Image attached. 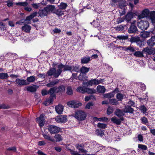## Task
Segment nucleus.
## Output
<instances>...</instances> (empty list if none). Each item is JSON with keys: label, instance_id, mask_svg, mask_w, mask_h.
<instances>
[{"label": "nucleus", "instance_id": "obj_1", "mask_svg": "<svg viewBox=\"0 0 155 155\" xmlns=\"http://www.w3.org/2000/svg\"><path fill=\"white\" fill-rule=\"evenodd\" d=\"M58 69L56 70L55 68H50L47 73V74L49 78H51L53 75L55 78H58L61 74L63 71V68H64L63 71H69L72 72V69L73 68L72 66L69 65H64L61 63L57 66Z\"/></svg>", "mask_w": 155, "mask_h": 155}, {"label": "nucleus", "instance_id": "obj_2", "mask_svg": "<svg viewBox=\"0 0 155 155\" xmlns=\"http://www.w3.org/2000/svg\"><path fill=\"white\" fill-rule=\"evenodd\" d=\"M86 117V113L82 110H80L75 112L74 117L78 120H83L85 119Z\"/></svg>", "mask_w": 155, "mask_h": 155}, {"label": "nucleus", "instance_id": "obj_3", "mask_svg": "<svg viewBox=\"0 0 155 155\" xmlns=\"http://www.w3.org/2000/svg\"><path fill=\"white\" fill-rule=\"evenodd\" d=\"M89 68L85 67H82L80 69L81 73L78 77L80 80L84 81L86 79L85 74L89 71Z\"/></svg>", "mask_w": 155, "mask_h": 155}, {"label": "nucleus", "instance_id": "obj_4", "mask_svg": "<svg viewBox=\"0 0 155 155\" xmlns=\"http://www.w3.org/2000/svg\"><path fill=\"white\" fill-rule=\"evenodd\" d=\"M48 132L51 134H55L59 133L61 131L60 128L54 125H50L48 127Z\"/></svg>", "mask_w": 155, "mask_h": 155}, {"label": "nucleus", "instance_id": "obj_5", "mask_svg": "<svg viewBox=\"0 0 155 155\" xmlns=\"http://www.w3.org/2000/svg\"><path fill=\"white\" fill-rule=\"evenodd\" d=\"M137 26L141 30H145L149 27V23L147 21L141 20L138 22Z\"/></svg>", "mask_w": 155, "mask_h": 155}, {"label": "nucleus", "instance_id": "obj_6", "mask_svg": "<svg viewBox=\"0 0 155 155\" xmlns=\"http://www.w3.org/2000/svg\"><path fill=\"white\" fill-rule=\"evenodd\" d=\"M67 105L69 107L74 108H77L82 105L81 103L78 102L77 101L72 100L69 101L67 103Z\"/></svg>", "mask_w": 155, "mask_h": 155}, {"label": "nucleus", "instance_id": "obj_7", "mask_svg": "<svg viewBox=\"0 0 155 155\" xmlns=\"http://www.w3.org/2000/svg\"><path fill=\"white\" fill-rule=\"evenodd\" d=\"M67 116L65 115H61L57 116L55 118L56 121L58 123H64L67 121Z\"/></svg>", "mask_w": 155, "mask_h": 155}, {"label": "nucleus", "instance_id": "obj_8", "mask_svg": "<svg viewBox=\"0 0 155 155\" xmlns=\"http://www.w3.org/2000/svg\"><path fill=\"white\" fill-rule=\"evenodd\" d=\"M15 82L20 86L25 85L28 84V83L27 82L26 80L19 78L17 79L15 81Z\"/></svg>", "mask_w": 155, "mask_h": 155}, {"label": "nucleus", "instance_id": "obj_9", "mask_svg": "<svg viewBox=\"0 0 155 155\" xmlns=\"http://www.w3.org/2000/svg\"><path fill=\"white\" fill-rule=\"evenodd\" d=\"M39 87L38 86L35 85L29 86H27L24 88V90L26 89L28 91L31 92H34L36 91L37 89Z\"/></svg>", "mask_w": 155, "mask_h": 155}, {"label": "nucleus", "instance_id": "obj_10", "mask_svg": "<svg viewBox=\"0 0 155 155\" xmlns=\"http://www.w3.org/2000/svg\"><path fill=\"white\" fill-rule=\"evenodd\" d=\"M143 51L146 52L147 54L151 55L155 54V50L153 49L149 48L148 47L144 48L143 49Z\"/></svg>", "mask_w": 155, "mask_h": 155}, {"label": "nucleus", "instance_id": "obj_11", "mask_svg": "<svg viewBox=\"0 0 155 155\" xmlns=\"http://www.w3.org/2000/svg\"><path fill=\"white\" fill-rule=\"evenodd\" d=\"M45 8L48 14H50L51 12H54V11L55 9V7L54 5H49Z\"/></svg>", "mask_w": 155, "mask_h": 155}, {"label": "nucleus", "instance_id": "obj_12", "mask_svg": "<svg viewBox=\"0 0 155 155\" xmlns=\"http://www.w3.org/2000/svg\"><path fill=\"white\" fill-rule=\"evenodd\" d=\"M38 13L39 16L41 17L46 16L48 14L45 7L43 9H40L38 11Z\"/></svg>", "mask_w": 155, "mask_h": 155}, {"label": "nucleus", "instance_id": "obj_13", "mask_svg": "<svg viewBox=\"0 0 155 155\" xmlns=\"http://www.w3.org/2000/svg\"><path fill=\"white\" fill-rule=\"evenodd\" d=\"M137 28L134 23H131V25L128 29V31L130 33H135L137 31Z\"/></svg>", "mask_w": 155, "mask_h": 155}, {"label": "nucleus", "instance_id": "obj_14", "mask_svg": "<svg viewBox=\"0 0 155 155\" xmlns=\"http://www.w3.org/2000/svg\"><path fill=\"white\" fill-rule=\"evenodd\" d=\"M133 17V15L132 13L130 12L127 13L124 17L125 20L127 22H129Z\"/></svg>", "mask_w": 155, "mask_h": 155}, {"label": "nucleus", "instance_id": "obj_15", "mask_svg": "<svg viewBox=\"0 0 155 155\" xmlns=\"http://www.w3.org/2000/svg\"><path fill=\"white\" fill-rule=\"evenodd\" d=\"M31 28V27L30 25L27 24H25L22 27L21 29L22 31L29 33H30Z\"/></svg>", "mask_w": 155, "mask_h": 155}, {"label": "nucleus", "instance_id": "obj_16", "mask_svg": "<svg viewBox=\"0 0 155 155\" xmlns=\"http://www.w3.org/2000/svg\"><path fill=\"white\" fill-rule=\"evenodd\" d=\"M106 149L107 151L110 152V154L116 155L118 153V150H117L111 147H107Z\"/></svg>", "mask_w": 155, "mask_h": 155}, {"label": "nucleus", "instance_id": "obj_17", "mask_svg": "<svg viewBox=\"0 0 155 155\" xmlns=\"http://www.w3.org/2000/svg\"><path fill=\"white\" fill-rule=\"evenodd\" d=\"M55 109L56 112L61 114L62 113L63 110V106L61 105H58L55 107Z\"/></svg>", "mask_w": 155, "mask_h": 155}, {"label": "nucleus", "instance_id": "obj_18", "mask_svg": "<svg viewBox=\"0 0 155 155\" xmlns=\"http://www.w3.org/2000/svg\"><path fill=\"white\" fill-rule=\"evenodd\" d=\"M124 113H133L134 110L130 106H126L124 109Z\"/></svg>", "mask_w": 155, "mask_h": 155}, {"label": "nucleus", "instance_id": "obj_19", "mask_svg": "<svg viewBox=\"0 0 155 155\" xmlns=\"http://www.w3.org/2000/svg\"><path fill=\"white\" fill-rule=\"evenodd\" d=\"M43 137L45 140L51 141L52 142H54L55 140L51 138L50 135L48 133H43L42 134Z\"/></svg>", "mask_w": 155, "mask_h": 155}, {"label": "nucleus", "instance_id": "obj_20", "mask_svg": "<svg viewBox=\"0 0 155 155\" xmlns=\"http://www.w3.org/2000/svg\"><path fill=\"white\" fill-rule=\"evenodd\" d=\"M147 43L148 45L153 46L155 45V37H152L147 41Z\"/></svg>", "mask_w": 155, "mask_h": 155}, {"label": "nucleus", "instance_id": "obj_21", "mask_svg": "<svg viewBox=\"0 0 155 155\" xmlns=\"http://www.w3.org/2000/svg\"><path fill=\"white\" fill-rule=\"evenodd\" d=\"M97 91L99 93H104L106 91V89L104 86L98 85L97 87Z\"/></svg>", "mask_w": 155, "mask_h": 155}, {"label": "nucleus", "instance_id": "obj_22", "mask_svg": "<svg viewBox=\"0 0 155 155\" xmlns=\"http://www.w3.org/2000/svg\"><path fill=\"white\" fill-rule=\"evenodd\" d=\"M115 114L118 117H120L124 115V110L117 109L115 111Z\"/></svg>", "mask_w": 155, "mask_h": 155}, {"label": "nucleus", "instance_id": "obj_23", "mask_svg": "<svg viewBox=\"0 0 155 155\" xmlns=\"http://www.w3.org/2000/svg\"><path fill=\"white\" fill-rule=\"evenodd\" d=\"M56 87H54L51 88L48 91V94H51L50 96H53L54 97H55V92L56 93Z\"/></svg>", "mask_w": 155, "mask_h": 155}, {"label": "nucleus", "instance_id": "obj_24", "mask_svg": "<svg viewBox=\"0 0 155 155\" xmlns=\"http://www.w3.org/2000/svg\"><path fill=\"white\" fill-rule=\"evenodd\" d=\"M36 80L35 76H31L28 77L26 78V80L28 82V84L31 83H33Z\"/></svg>", "mask_w": 155, "mask_h": 155}, {"label": "nucleus", "instance_id": "obj_25", "mask_svg": "<svg viewBox=\"0 0 155 155\" xmlns=\"http://www.w3.org/2000/svg\"><path fill=\"white\" fill-rule=\"evenodd\" d=\"M104 130L97 129L96 130V134L98 136L102 137L104 135Z\"/></svg>", "mask_w": 155, "mask_h": 155}, {"label": "nucleus", "instance_id": "obj_26", "mask_svg": "<svg viewBox=\"0 0 155 155\" xmlns=\"http://www.w3.org/2000/svg\"><path fill=\"white\" fill-rule=\"evenodd\" d=\"M123 48L126 51H129L132 52H134L135 51L134 47L131 46L128 47H124Z\"/></svg>", "mask_w": 155, "mask_h": 155}, {"label": "nucleus", "instance_id": "obj_27", "mask_svg": "<svg viewBox=\"0 0 155 155\" xmlns=\"http://www.w3.org/2000/svg\"><path fill=\"white\" fill-rule=\"evenodd\" d=\"M59 82L58 80L52 81L46 84V86L48 87H52L57 84Z\"/></svg>", "mask_w": 155, "mask_h": 155}, {"label": "nucleus", "instance_id": "obj_28", "mask_svg": "<svg viewBox=\"0 0 155 155\" xmlns=\"http://www.w3.org/2000/svg\"><path fill=\"white\" fill-rule=\"evenodd\" d=\"M109 103L110 104L117 105L119 104L118 101L114 98L110 99L109 100Z\"/></svg>", "mask_w": 155, "mask_h": 155}, {"label": "nucleus", "instance_id": "obj_29", "mask_svg": "<svg viewBox=\"0 0 155 155\" xmlns=\"http://www.w3.org/2000/svg\"><path fill=\"white\" fill-rule=\"evenodd\" d=\"M143 52L136 51L134 53V55L137 57H142L143 56Z\"/></svg>", "mask_w": 155, "mask_h": 155}, {"label": "nucleus", "instance_id": "obj_30", "mask_svg": "<svg viewBox=\"0 0 155 155\" xmlns=\"http://www.w3.org/2000/svg\"><path fill=\"white\" fill-rule=\"evenodd\" d=\"M65 87L63 85H61L59 86L58 87H56V93L58 92H62L64 91Z\"/></svg>", "mask_w": 155, "mask_h": 155}, {"label": "nucleus", "instance_id": "obj_31", "mask_svg": "<svg viewBox=\"0 0 155 155\" xmlns=\"http://www.w3.org/2000/svg\"><path fill=\"white\" fill-rule=\"evenodd\" d=\"M96 92V90L93 88H85V92H87L88 94H92L95 93Z\"/></svg>", "mask_w": 155, "mask_h": 155}, {"label": "nucleus", "instance_id": "obj_32", "mask_svg": "<svg viewBox=\"0 0 155 155\" xmlns=\"http://www.w3.org/2000/svg\"><path fill=\"white\" fill-rule=\"evenodd\" d=\"M152 33V31H145L141 34V36L143 38H146L150 36V33Z\"/></svg>", "mask_w": 155, "mask_h": 155}, {"label": "nucleus", "instance_id": "obj_33", "mask_svg": "<svg viewBox=\"0 0 155 155\" xmlns=\"http://www.w3.org/2000/svg\"><path fill=\"white\" fill-rule=\"evenodd\" d=\"M91 60L90 58L89 57H84L81 59V62L82 63H87Z\"/></svg>", "mask_w": 155, "mask_h": 155}, {"label": "nucleus", "instance_id": "obj_34", "mask_svg": "<svg viewBox=\"0 0 155 155\" xmlns=\"http://www.w3.org/2000/svg\"><path fill=\"white\" fill-rule=\"evenodd\" d=\"M111 120L112 122L117 124L120 125L121 123L120 120L116 117H113L111 119Z\"/></svg>", "mask_w": 155, "mask_h": 155}, {"label": "nucleus", "instance_id": "obj_35", "mask_svg": "<svg viewBox=\"0 0 155 155\" xmlns=\"http://www.w3.org/2000/svg\"><path fill=\"white\" fill-rule=\"evenodd\" d=\"M54 137L57 142L60 141L62 140V138L61 135L59 134H55L54 136Z\"/></svg>", "mask_w": 155, "mask_h": 155}, {"label": "nucleus", "instance_id": "obj_36", "mask_svg": "<svg viewBox=\"0 0 155 155\" xmlns=\"http://www.w3.org/2000/svg\"><path fill=\"white\" fill-rule=\"evenodd\" d=\"M104 98H109L114 97V94L113 92L107 94H104L103 95Z\"/></svg>", "mask_w": 155, "mask_h": 155}, {"label": "nucleus", "instance_id": "obj_37", "mask_svg": "<svg viewBox=\"0 0 155 155\" xmlns=\"http://www.w3.org/2000/svg\"><path fill=\"white\" fill-rule=\"evenodd\" d=\"M8 77V75L7 73H0V78L1 79H7Z\"/></svg>", "mask_w": 155, "mask_h": 155}, {"label": "nucleus", "instance_id": "obj_38", "mask_svg": "<svg viewBox=\"0 0 155 155\" xmlns=\"http://www.w3.org/2000/svg\"><path fill=\"white\" fill-rule=\"evenodd\" d=\"M66 93L68 95H71L73 92L72 87L70 86H68L66 89Z\"/></svg>", "mask_w": 155, "mask_h": 155}, {"label": "nucleus", "instance_id": "obj_39", "mask_svg": "<svg viewBox=\"0 0 155 155\" xmlns=\"http://www.w3.org/2000/svg\"><path fill=\"white\" fill-rule=\"evenodd\" d=\"M85 88L84 87H79L77 89L76 91L78 92L84 93H85Z\"/></svg>", "mask_w": 155, "mask_h": 155}, {"label": "nucleus", "instance_id": "obj_40", "mask_svg": "<svg viewBox=\"0 0 155 155\" xmlns=\"http://www.w3.org/2000/svg\"><path fill=\"white\" fill-rule=\"evenodd\" d=\"M150 18L151 21L155 19V11H153L150 12Z\"/></svg>", "mask_w": 155, "mask_h": 155}, {"label": "nucleus", "instance_id": "obj_41", "mask_svg": "<svg viewBox=\"0 0 155 155\" xmlns=\"http://www.w3.org/2000/svg\"><path fill=\"white\" fill-rule=\"evenodd\" d=\"M138 147L139 149L143 150H146L147 149V147L146 145L141 144H139Z\"/></svg>", "mask_w": 155, "mask_h": 155}, {"label": "nucleus", "instance_id": "obj_42", "mask_svg": "<svg viewBox=\"0 0 155 155\" xmlns=\"http://www.w3.org/2000/svg\"><path fill=\"white\" fill-rule=\"evenodd\" d=\"M77 148L79 150V153L84 154V153H86L87 152V151L86 150H84L83 148H80L79 147H77Z\"/></svg>", "mask_w": 155, "mask_h": 155}, {"label": "nucleus", "instance_id": "obj_43", "mask_svg": "<svg viewBox=\"0 0 155 155\" xmlns=\"http://www.w3.org/2000/svg\"><path fill=\"white\" fill-rule=\"evenodd\" d=\"M93 119L94 120H98L99 121H103L104 120H107L108 119L107 117H103V118H98L94 117Z\"/></svg>", "mask_w": 155, "mask_h": 155}, {"label": "nucleus", "instance_id": "obj_44", "mask_svg": "<svg viewBox=\"0 0 155 155\" xmlns=\"http://www.w3.org/2000/svg\"><path fill=\"white\" fill-rule=\"evenodd\" d=\"M55 13L58 16H61L64 14L63 12L60 8L58 9Z\"/></svg>", "mask_w": 155, "mask_h": 155}, {"label": "nucleus", "instance_id": "obj_45", "mask_svg": "<svg viewBox=\"0 0 155 155\" xmlns=\"http://www.w3.org/2000/svg\"><path fill=\"white\" fill-rule=\"evenodd\" d=\"M150 12L149 10L148 9H144L142 12V13L146 17L149 15Z\"/></svg>", "mask_w": 155, "mask_h": 155}, {"label": "nucleus", "instance_id": "obj_46", "mask_svg": "<svg viewBox=\"0 0 155 155\" xmlns=\"http://www.w3.org/2000/svg\"><path fill=\"white\" fill-rule=\"evenodd\" d=\"M58 6L60 9H64L67 6V4L65 3H61Z\"/></svg>", "mask_w": 155, "mask_h": 155}, {"label": "nucleus", "instance_id": "obj_47", "mask_svg": "<svg viewBox=\"0 0 155 155\" xmlns=\"http://www.w3.org/2000/svg\"><path fill=\"white\" fill-rule=\"evenodd\" d=\"M73 68L72 69V71H74L77 72H78L79 71V67L78 65H75L74 66H72Z\"/></svg>", "mask_w": 155, "mask_h": 155}, {"label": "nucleus", "instance_id": "obj_48", "mask_svg": "<svg viewBox=\"0 0 155 155\" xmlns=\"http://www.w3.org/2000/svg\"><path fill=\"white\" fill-rule=\"evenodd\" d=\"M97 127L100 128L105 129L107 125L104 124L99 123L97 124Z\"/></svg>", "mask_w": 155, "mask_h": 155}, {"label": "nucleus", "instance_id": "obj_49", "mask_svg": "<svg viewBox=\"0 0 155 155\" xmlns=\"http://www.w3.org/2000/svg\"><path fill=\"white\" fill-rule=\"evenodd\" d=\"M31 5L32 7L35 9H38L39 7H42V6H41V4L39 3L38 4L33 3Z\"/></svg>", "mask_w": 155, "mask_h": 155}, {"label": "nucleus", "instance_id": "obj_50", "mask_svg": "<svg viewBox=\"0 0 155 155\" xmlns=\"http://www.w3.org/2000/svg\"><path fill=\"white\" fill-rule=\"evenodd\" d=\"M140 109L141 111V112L143 114H145L147 110L146 108L144 105L141 106L140 107Z\"/></svg>", "mask_w": 155, "mask_h": 155}, {"label": "nucleus", "instance_id": "obj_51", "mask_svg": "<svg viewBox=\"0 0 155 155\" xmlns=\"http://www.w3.org/2000/svg\"><path fill=\"white\" fill-rule=\"evenodd\" d=\"M117 38L119 39L126 40L127 39V35H118L117 36Z\"/></svg>", "mask_w": 155, "mask_h": 155}, {"label": "nucleus", "instance_id": "obj_52", "mask_svg": "<svg viewBox=\"0 0 155 155\" xmlns=\"http://www.w3.org/2000/svg\"><path fill=\"white\" fill-rule=\"evenodd\" d=\"M91 24L93 25L95 27H97L99 26L100 25V24L97 21L94 20L91 23Z\"/></svg>", "mask_w": 155, "mask_h": 155}, {"label": "nucleus", "instance_id": "obj_53", "mask_svg": "<svg viewBox=\"0 0 155 155\" xmlns=\"http://www.w3.org/2000/svg\"><path fill=\"white\" fill-rule=\"evenodd\" d=\"M123 97V95L120 93H118L116 97L118 101H121Z\"/></svg>", "mask_w": 155, "mask_h": 155}, {"label": "nucleus", "instance_id": "obj_54", "mask_svg": "<svg viewBox=\"0 0 155 155\" xmlns=\"http://www.w3.org/2000/svg\"><path fill=\"white\" fill-rule=\"evenodd\" d=\"M124 20L125 18L124 17L123 18H119L117 19V23L118 24L124 21Z\"/></svg>", "mask_w": 155, "mask_h": 155}, {"label": "nucleus", "instance_id": "obj_55", "mask_svg": "<svg viewBox=\"0 0 155 155\" xmlns=\"http://www.w3.org/2000/svg\"><path fill=\"white\" fill-rule=\"evenodd\" d=\"M95 85H97L100 83H102L103 82L104 79H100L99 80H98V79H95Z\"/></svg>", "mask_w": 155, "mask_h": 155}, {"label": "nucleus", "instance_id": "obj_56", "mask_svg": "<svg viewBox=\"0 0 155 155\" xmlns=\"http://www.w3.org/2000/svg\"><path fill=\"white\" fill-rule=\"evenodd\" d=\"M95 79L90 80L88 82L87 85L92 86L93 85H95Z\"/></svg>", "mask_w": 155, "mask_h": 155}, {"label": "nucleus", "instance_id": "obj_57", "mask_svg": "<svg viewBox=\"0 0 155 155\" xmlns=\"http://www.w3.org/2000/svg\"><path fill=\"white\" fill-rule=\"evenodd\" d=\"M113 112V108L110 107H109L107 108V113L108 114L110 115V114L112 113Z\"/></svg>", "mask_w": 155, "mask_h": 155}, {"label": "nucleus", "instance_id": "obj_58", "mask_svg": "<svg viewBox=\"0 0 155 155\" xmlns=\"http://www.w3.org/2000/svg\"><path fill=\"white\" fill-rule=\"evenodd\" d=\"M93 105V104L92 102H90L87 103V104L86 105L85 108L89 109L90 108H91V107Z\"/></svg>", "mask_w": 155, "mask_h": 155}, {"label": "nucleus", "instance_id": "obj_59", "mask_svg": "<svg viewBox=\"0 0 155 155\" xmlns=\"http://www.w3.org/2000/svg\"><path fill=\"white\" fill-rule=\"evenodd\" d=\"M31 18L30 15L26 17V19H25V21H26V22L27 24H30V21Z\"/></svg>", "mask_w": 155, "mask_h": 155}, {"label": "nucleus", "instance_id": "obj_60", "mask_svg": "<svg viewBox=\"0 0 155 155\" xmlns=\"http://www.w3.org/2000/svg\"><path fill=\"white\" fill-rule=\"evenodd\" d=\"M142 123L143 124H145L148 123V120L145 117H143L141 119Z\"/></svg>", "mask_w": 155, "mask_h": 155}, {"label": "nucleus", "instance_id": "obj_61", "mask_svg": "<svg viewBox=\"0 0 155 155\" xmlns=\"http://www.w3.org/2000/svg\"><path fill=\"white\" fill-rule=\"evenodd\" d=\"M125 26V25H120L119 26H117V29L119 31H122L124 29V27Z\"/></svg>", "mask_w": 155, "mask_h": 155}, {"label": "nucleus", "instance_id": "obj_62", "mask_svg": "<svg viewBox=\"0 0 155 155\" xmlns=\"http://www.w3.org/2000/svg\"><path fill=\"white\" fill-rule=\"evenodd\" d=\"M44 114H41L38 118H37L36 119V120L37 121L42 120H44Z\"/></svg>", "mask_w": 155, "mask_h": 155}, {"label": "nucleus", "instance_id": "obj_63", "mask_svg": "<svg viewBox=\"0 0 155 155\" xmlns=\"http://www.w3.org/2000/svg\"><path fill=\"white\" fill-rule=\"evenodd\" d=\"M5 28V24L2 22H0V29L1 30H4Z\"/></svg>", "mask_w": 155, "mask_h": 155}, {"label": "nucleus", "instance_id": "obj_64", "mask_svg": "<svg viewBox=\"0 0 155 155\" xmlns=\"http://www.w3.org/2000/svg\"><path fill=\"white\" fill-rule=\"evenodd\" d=\"M71 150V153L72 155H82L83 154H79L77 151Z\"/></svg>", "mask_w": 155, "mask_h": 155}]
</instances>
